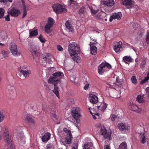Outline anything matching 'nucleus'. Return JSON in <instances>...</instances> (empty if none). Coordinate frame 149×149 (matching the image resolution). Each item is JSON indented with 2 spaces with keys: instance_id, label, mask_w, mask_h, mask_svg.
I'll use <instances>...</instances> for the list:
<instances>
[{
  "instance_id": "obj_28",
  "label": "nucleus",
  "mask_w": 149,
  "mask_h": 149,
  "mask_svg": "<svg viewBox=\"0 0 149 149\" xmlns=\"http://www.w3.org/2000/svg\"><path fill=\"white\" fill-rule=\"evenodd\" d=\"M90 46V51L91 53L93 55H95L97 54V48L96 47L93 45Z\"/></svg>"
},
{
  "instance_id": "obj_11",
  "label": "nucleus",
  "mask_w": 149,
  "mask_h": 149,
  "mask_svg": "<svg viewBox=\"0 0 149 149\" xmlns=\"http://www.w3.org/2000/svg\"><path fill=\"white\" fill-rule=\"evenodd\" d=\"M8 14L14 17L18 16L20 13V12L18 9L13 8L8 11Z\"/></svg>"
},
{
  "instance_id": "obj_19",
  "label": "nucleus",
  "mask_w": 149,
  "mask_h": 149,
  "mask_svg": "<svg viewBox=\"0 0 149 149\" xmlns=\"http://www.w3.org/2000/svg\"><path fill=\"white\" fill-rule=\"evenodd\" d=\"M101 3L102 5L108 6H112L114 4L113 0H108L107 1L105 0H101Z\"/></svg>"
},
{
  "instance_id": "obj_12",
  "label": "nucleus",
  "mask_w": 149,
  "mask_h": 149,
  "mask_svg": "<svg viewBox=\"0 0 149 149\" xmlns=\"http://www.w3.org/2000/svg\"><path fill=\"white\" fill-rule=\"evenodd\" d=\"M72 138V135L71 131H68V136L66 138L65 142L61 140V143L65 146H66V144H69L71 143Z\"/></svg>"
},
{
  "instance_id": "obj_58",
  "label": "nucleus",
  "mask_w": 149,
  "mask_h": 149,
  "mask_svg": "<svg viewBox=\"0 0 149 149\" xmlns=\"http://www.w3.org/2000/svg\"><path fill=\"white\" fill-rule=\"evenodd\" d=\"M79 118H74L76 120V122L77 123H79L80 122V120L79 119Z\"/></svg>"
},
{
  "instance_id": "obj_36",
  "label": "nucleus",
  "mask_w": 149,
  "mask_h": 149,
  "mask_svg": "<svg viewBox=\"0 0 149 149\" xmlns=\"http://www.w3.org/2000/svg\"><path fill=\"white\" fill-rule=\"evenodd\" d=\"M58 134L61 137L63 136L64 134V132L63 131H62L60 128H59L58 130Z\"/></svg>"
},
{
  "instance_id": "obj_45",
  "label": "nucleus",
  "mask_w": 149,
  "mask_h": 149,
  "mask_svg": "<svg viewBox=\"0 0 149 149\" xmlns=\"http://www.w3.org/2000/svg\"><path fill=\"white\" fill-rule=\"evenodd\" d=\"M131 81L134 84H136L137 83V79L136 77L135 76L132 77L131 78Z\"/></svg>"
},
{
  "instance_id": "obj_22",
  "label": "nucleus",
  "mask_w": 149,
  "mask_h": 149,
  "mask_svg": "<svg viewBox=\"0 0 149 149\" xmlns=\"http://www.w3.org/2000/svg\"><path fill=\"white\" fill-rule=\"evenodd\" d=\"M8 56V52L4 50H2L0 53V58L2 59L3 58H6Z\"/></svg>"
},
{
  "instance_id": "obj_53",
  "label": "nucleus",
  "mask_w": 149,
  "mask_h": 149,
  "mask_svg": "<svg viewBox=\"0 0 149 149\" xmlns=\"http://www.w3.org/2000/svg\"><path fill=\"white\" fill-rule=\"evenodd\" d=\"M57 49L59 51H62L63 50V48L60 45H57Z\"/></svg>"
},
{
  "instance_id": "obj_13",
  "label": "nucleus",
  "mask_w": 149,
  "mask_h": 149,
  "mask_svg": "<svg viewBox=\"0 0 149 149\" xmlns=\"http://www.w3.org/2000/svg\"><path fill=\"white\" fill-rule=\"evenodd\" d=\"M100 130L101 134L104 138H108L109 140H110L111 133L109 132H107V130L104 127H102Z\"/></svg>"
},
{
  "instance_id": "obj_37",
  "label": "nucleus",
  "mask_w": 149,
  "mask_h": 149,
  "mask_svg": "<svg viewBox=\"0 0 149 149\" xmlns=\"http://www.w3.org/2000/svg\"><path fill=\"white\" fill-rule=\"evenodd\" d=\"M90 38L91 39V41L90 42V44H89L90 46L96 45V44H98V43L96 42V40L93 39L91 37H90Z\"/></svg>"
},
{
  "instance_id": "obj_9",
  "label": "nucleus",
  "mask_w": 149,
  "mask_h": 149,
  "mask_svg": "<svg viewBox=\"0 0 149 149\" xmlns=\"http://www.w3.org/2000/svg\"><path fill=\"white\" fill-rule=\"evenodd\" d=\"M9 49L13 56L19 55L21 54L20 52L18 51L17 46L14 42L10 43Z\"/></svg>"
},
{
  "instance_id": "obj_25",
  "label": "nucleus",
  "mask_w": 149,
  "mask_h": 149,
  "mask_svg": "<svg viewBox=\"0 0 149 149\" xmlns=\"http://www.w3.org/2000/svg\"><path fill=\"white\" fill-rule=\"evenodd\" d=\"M65 25L66 28L70 32H72L73 31V29L70 21H67L65 24Z\"/></svg>"
},
{
  "instance_id": "obj_2",
  "label": "nucleus",
  "mask_w": 149,
  "mask_h": 149,
  "mask_svg": "<svg viewBox=\"0 0 149 149\" xmlns=\"http://www.w3.org/2000/svg\"><path fill=\"white\" fill-rule=\"evenodd\" d=\"M93 112L90 111V113L93 116L94 119H96L95 115L99 116V114H101L103 113L107 106V104L104 102H98L97 104L93 105Z\"/></svg>"
},
{
  "instance_id": "obj_41",
  "label": "nucleus",
  "mask_w": 149,
  "mask_h": 149,
  "mask_svg": "<svg viewBox=\"0 0 149 149\" xmlns=\"http://www.w3.org/2000/svg\"><path fill=\"white\" fill-rule=\"evenodd\" d=\"M143 100V97L140 95H139L136 98V100L139 103L142 102Z\"/></svg>"
},
{
  "instance_id": "obj_62",
  "label": "nucleus",
  "mask_w": 149,
  "mask_h": 149,
  "mask_svg": "<svg viewBox=\"0 0 149 149\" xmlns=\"http://www.w3.org/2000/svg\"><path fill=\"white\" fill-rule=\"evenodd\" d=\"M146 91L147 93L149 92V87L146 88Z\"/></svg>"
},
{
  "instance_id": "obj_27",
  "label": "nucleus",
  "mask_w": 149,
  "mask_h": 149,
  "mask_svg": "<svg viewBox=\"0 0 149 149\" xmlns=\"http://www.w3.org/2000/svg\"><path fill=\"white\" fill-rule=\"evenodd\" d=\"M139 139L141 143L143 144L145 143L146 141L145 136L143 133H140L139 135Z\"/></svg>"
},
{
  "instance_id": "obj_64",
  "label": "nucleus",
  "mask_w": 149,
  "mask_h": 149,
  "mask_svg": "<svg viewBox=\"0 0 149 149\" xmlns=\"http://www.w3.org/2000/svg\"><path fill=\"white\" fill-rule=\"evenodd\" d=\"M22 3L23 5H25L24 1V0H21Z\"/></svg>"
},
{
  "instance_id": "obj_54",
  "label": "nucleus",
  "mask_w": 149,
  "mask_h": 149,
  "mask_svg": "<svg viewBox=\"0 0 149 149\" xmlns=\"http://www.w3.org/2000/svg\"><path fill=\"white\" fill-rule=\"evenodd\" d=\"M24 6V13L22 17H24L26 15L27 13L26 11L25 10V5H23Z\"/></svg>"
},
{
  "instance_id": "obj_42",
  "label": "nucleus",
  "mask_w": 149,
  "mask_h": 149,
  "mask_svg": "<svg viewBox=\"0 0 149 149\" xmlns=\"http://www.w3.org/2000/svg\"><path fill=\"white\" fill-rule=\"evenodd\" d=\"M5 11L2 8H0V18L3 17L4 13Z\"/></svg>"
},
{
  "instance_id": "obj_31",
  "label": "nucleus",
  "mask_w": 149,
  "mask_h": 149,
  "mask_svg": "<svg viewBox=\"0 0 149 149\" xmlns=\"http://www.w3.org/2000/svg\"><path fill=\"white\" fill-rule=\"evenodd\" d=\"M54 23V20L51 17H49L47 19V22L46 24L53 26Z\"/></svg>"
},
{
  "instance_id": "obj_61",
  "label": "nucleus",
  "mask_w": 149,
  "mask_h": 149,
  "mask_svg": "<svg viewBox=\"0 0 149 149\" xmlns=\"http://www.w3.org/2000/svg\"><path fill=\"white\" fill-rule=\"evenodd\" d=\"M3 36L2 33H0V40H1V38Z\"/></svg>"
},
{
  "instance_id": "obj_50",
  "label": "nucleus",
  "mask_w": 149,
  "mask_h": 149,
  "mask_svg": "<svg viewBox=\"0 0 149 149\" xmlns=\"http://www.w3.org/2000/svg\"><path fill=\"white\" fill-rule=\"evenodd\" d=\"M2 34H3V36H2V37L1 38V40H5L6 39L8 38L7 35L6 34L4 33H3Z\"/></svg>"
},
{
  "instance_id": "obj_8",
  "label": "nucleus",
  "mask_w": 149,
  "mask_h": 149,
  "mask_svg": "<svg viewBox=\"0 0 149 149\" xmlns=\"http://www.w3.org/2000/svg\"><path fill=\"white\" fill-rule=\"evenodd\" d=\"M117 127L120 131H124L125 133L129 132L130 129L129 125L123 123H118L117 125Z\"/></svg>"
},
{
  "instance_id": "obj_17",
  "label": "nucleus",
  "mask_w": 149,
  "mask_h": 149,
  "mask_svg": "<svg viewBox=\"0 0 149 149\" xmlns=\"http://www.w3.org/2000/svg\"><path fill=\"white\" fill-rule=\"evenodd\" d=\"M130 108L132 111L138 113H141L142 111L141 108L138 107L137 105L133 104H130Z\"/></svg>"
},
{
  "instance_id": "obj_4",
  "label": "nucleus",
  "mask_w": 149,
  "mask_h": 149,
  "mask_svg": "<svg viewBox=\"0 0 149 149\" xmlns=\"http://www.w3.org/2000/svg\"><path fill=\"white\" fill-rule=\"evenodd\" d=\"M68 52L71 56H74L79 53L80 52V47L76 43L72 42L68 45Z\"/></svg>"
},
{
  "instance_id": "obj_39",
  "label": "nucleus",
  "mask_w": 149,
  "mask_h": 149,
  "mask_svg": "<svg viewBox=\"0 0 149 149\" xmlns=\"http://www.w3.org/2000/svg\"><path fill=\"white\" fill-rule=\"evenodd\" d=\"M77 2L74 0H70L68 2V4L69 5L74 4L77 6Z\"/></svg>"
},
{
  "instance_id": "obj_40",
  "label": "nucleus",
  "mask_w": 149,
  "mask_h": 149,
  "mask_svg": "<svg viewBox=\"0 0 149 149\" xmlns=\"http://www.w3.org/2000/svg\"><path fill=\"white\" fill-rule=\"evenodd\" d=\"M8 89L10 92H13L15 90V87L13 86L9 85L7 87Z\"/></svg>"
},
{
  "instance_id": "obj_1",
  "label": "nucleus",
  "mask_w": 149,
  "mask_h": 149,
  "mask_svg": "<svg viewBox=\"0 0 149 149\" xmlns=\"http://www.w3.org/2000/svg\"><path fill=\"white\" fill-rule=\"evenodd\" d=\"M122 80L119 79V77L117 76L116 79L111 77L108 79L106 83V87L115 89L120 94L124 91V89L122 87Z\"/></svg>"
},
{
  "instance_id": "obj_30",
  "label": "nucleus",
  "mask_w": 149,
  "mask_h": 149,
  "mask_svg": "<svg viewBox=\"0 0 149 149\" xmlns=\"http://www.w3.org/2000/svg\"><path fill=\"white\" fill-rule=\"evenodd\" d=\"M73 56L72 59L74 62L77 63H80L81 62V59L80 57L78 56Z\"/></svg>"
},
{
  "instance_id": "obj_24",
  "label": "nucleus",
  "mask_w": 149,
  "mask_h": 149,
  "mask_svg": "<svg viewBox=\"0 0 149 149\" xmlns=\"http://www.w3.org/2000/svg\"><path fill=\"white\" fill-rule=\"evenodd\" d=\"M51 134L49 132H47L45 133L44 135L42 136V139L43 141H47L50 139Z\"/></svg>"
},
{
  "instance_id": "obj_15",
  "label": "nucleus",
  "mask_w": 149,
  "mask_h": 149,
  "mask_svg": "<svg viewBox=\"0 0 149 149\" xmlns=\"http://www.w3.org/2000/svg\"><path fill=\"white\" fill-rule=\"evenodd\" d=\"M121 4L126 6H128L130 8L133 7L134 4V1L132 0H122Z\"/></svg>"
},
{
  "instance_id": "obj_46",
  "label": "nucleus",
  "mask_w": 149,
  "mask_h": 149,
  "mask_svg": "<svg viewBox=\"0 0 149 149\" xmlns=\"http://www.w3.org/2000/svg\"><path fill=\"white\" fill-rule=\"evenodd\" d=\"M85 85L84 87V89L85 90H87L88 89L89 87L90 83L87 81L85 82Z\"/></svg>"
},
{
  "instance_id": "obj_6",
  "label": "nucleus",
  "mask_w": 149,
  "mask_h": 149,
  "mask_svg": "<svg viewBox=\"0 0 149 149\" xmlns=\"http://www.w3.org/2000/svg\"><path fill=\"white\" fill-rule=\"evenodd\" d=\"M111 68V65L107 63H102L98 67V72L100 74L102 75Z\"/></svg>"
},
{
  "instance_id": "obj_44",
  "label": "nucleus",
  "mask_w": 149,
  "mask_h": 149,
  "mask_svg": "<svg viewBox=\"0 0 149 149\" xmlns=\"http://www.w3.org/2000/svg\"><path fill=\"white\" fill-rule=\"evenodd\" d=\"M38 38L39 39L40 41L42 43H45L46 41L45 39L42 36L41 34L40 35V36Z\"/></svg>"
},
{
  "instance_id": "obj_38",
  "label": "nucleus",
  "mask_w": 149,
  "mask_h": 149,
  "mask_svg": "<svg viewBox=\"0 0 149 149\" xmlns=\"http://www.w3.org/2000/svg\"><path fill=\"white\" fill-rule=\"evenodd\" d=\"M118 117L115 114H112L110 118L112 121H114L115 120L118 119Z\"/></svg>"
},
{
  "instance_id": "obj_52",
  "label": "nucleus",
  "mask_w": 149,
  "mask_h": 149,
  "mask_svg": "<svg viewBox=\"0 0 149 149\" xmlns=\"http://www.w3.org/2000/svg\"><path fill=\"white\" fill-rule=\"evenodd\" d=\"M37 48H39L38 47L35 46H32L31 47V48L30 49V51L31 52V50L35 51L36 49H37Z\"/></svg>"
},
{
  "instance_id": "obj_3",
  "label": "nucleus",
  "mask_w": 149,
  "mask_h": 149,
  "mask_svg": "<svg viewBox=\"0 0 149 149\" xmlns=\"http://www.w3.org/2000/svg\"><path fill=\"white\" fill-rule=\"evenodd\" d=\"M92 15L96 19H102L106 16V13L99 10V9L95 5H93L89 6Z\"/></svg>"
},
{
  "instance_id": "obj_60",
  "label": "nucleus",
  "mask_w": 149,
  "mask_h": 149,
  "mask_svg": "<svg viewBox=\"0 0 149 149\" xmlns=\"http://www.w3.org/2000/svg\"><path fill=\"white\" fill-rule=\"evenodd\" d=\"M70 131V130H68L66 128H64L63 129V131L64 132H68V131Z\"/></svg>"
},
{
  "instance_id": "obj_35",
  "label": "nucleus",
  "mask_w": 149,
  "mask_h": 149,
  "mask_svg": "<svg viewBox=\"0 0 149 149\" xmlns=\"http://www.w3.org/2000/svg\"><path fill=\"white\" fill-rule=\"evenodd\" d=\"M149 79V72H148L147 75L146 77H145L144 79H143L142 81L140 82V84H142L147 81Z\"/></svg>"
},
{
  "instance_id": "obj_16",
  "label": "nucleus",
  "mask_w": 149,
  "mask_h": 149,
  "mask_svg": "<svg viewBox=\"0 0 149 149\" xmlns=\"http://www.w3.org/2000/svg\"><path fill=\"white\" fill-rule=\"evenodd\" d=\"M122 16V15L121 12H118L117 13H114L110 17L109 20L111 22L113 19H117L118 20H120Z\"/></svg>"
},
{
  "instance_id": "obj_10",
  "label": "nucleus",
  "mask_w": 149,
  "mask_h": 149,
  "mask_svg": "<svg viewBox=\"0 0 149 149\" xmlns=\"http://www.w3.org/2000/svg\"><path fill=\"white\" fill-rule=\"evenodd\" d=\"M81 110L78 107H73L71 111V113L74 118H80L81 116L80 114Z\"/></svg>"
},
{
  "instance_id": "obj_49",
  "label": "nucleus",
  "mask_w": 149,
  "mask_h": 149,
  "mask_svg": "<svg viewBox=\"0 0 149 149\" xmlns=\"http://www.w3.org/2000/svg\"><path fill=\"white\" fill-rule=\"evenodd\" d=\"M76 78V77L75 76L72 75L70 77V79L72 82L75 83L74 81Z\"/></svg>"
},
{
  "instance_id": "obj_32",
  "label": "nucleus",
  "mask_w": 149,
  "mask_h": 149,
  "mask_svg": "<svg viewBox=\"0 0 149 149\" xmlns=\"http://www.w3.org/2000/svg\"><path fill=\"white\" fill-rule=\"evenodd\" d=\"M38 33V30L37 29H34L30 31V36L33 37L36 36L37 35Z\"/></svg>"
},
{
  "instance_id": "obj_55",
  "label": "nucleus",
  "mask_w": 149,
  "mask_h": 149,
  "mask_svg": "<svg viewBox=\"0 0 149 149\" xmlns=\"http://www.w3.org/2000/svg\"><path fill=\"white\" fill-rule=\"evenodd\" d=\"M5 18L6 19V20L8 21H10V18L9 17V15L8 14V15L6 16H5Z\"/></svg>"
},
{
  "instance_id": "obj_26",
  "label": "nucleus",
  "mask_w": 149,
  "mask_h": 149,
  "mask_svg": "<svg viewBox=\"0 0 149 149\" xmlns=\"http://www.w3.org/2000/svg\"><path fill=\"white\" fill-rule=\"evenodd\" d=\"M31 71L30 70H27L25 69H21L20 70V72L25 77L29 76L31 73Z\"/></svg>"
},
{
  "instance_id": "obj_18",
  "label": "nucleus",
  "mask_w": 149,
  "mask_h": 149,
  "mask_svg": "<svg viewBox=\"0 0 149 149\" xmlns=\"http://www.w3.org/2000/svg\"><path fill=\"white\" fill-rule=\"evenodd\" d=\"M89 99L90 102L93 104H95L98 102L97 96L93 94L92 93L90 94Z\"/></svg>"
},
{
  "instance_id": "obj_20",
  "label": "nucleus",
  "mask_w": 149,
  "mask_h": 149,
  "mask_svg": "<svg viewBox=\"0 0 149 149\" xmlns=\"http://www.w3.org/2000/svg\"><path fill=\"white\" fill-rule=\"evenodd\" d=\"M52 27L53 26L47 24H46L45 26V32L46 33L49 34L50 36H52L53 35V34L51 33L52 31Z\"/></svg>"
},
{
  "instance_id": "obj_63",
  "label": "nucleus",
  "mask_w": 149,
  "mask_h": 149,
  "mask_svg": "<svg viewBox=\"0 0 149 149\" xmlns=\"http://www.w3.org/2000/svg\"><path fill=\"white\" fill-rule=\"evenodd\" d=\"M0 45L2 47H3L5 46V44L0 42Z\"/></svg>"
},
{
  "instance_id": "obj_14",
  "label": "nucleus",
  "mask_w": 149,
  "mask_h": 149,
  "mask_svg": "<svg viewBox=\"0 0 149 149\" xmlns=\"http://www.w3.org/2000/svg\"><path fill=\"white\" fill-rule=\"evenodd\" d=\"M122 44V42L121 41L116 42L114 43L115 45L113 46V49L117 53H119L120 52Z\"/></svg>"
},
{
  "instance_id": "obj_48",
  "label": "nucleus",
  "mask_w": 149,
  "mask_h": 149,
  "mask_svg": "<svg viewBox=\"0 0 149 149\" xmlns=\"http://www.w3.org/2000/svg\"><path fill=\"white\" fill-rule=\"evenodd\" d=\"M85 10V8L84 7H82L81 8L79 11V14L81 15L83 14L84 13Z\"/></svg>"
},
{
  "instance_id": "obj_7",
  "label": "nucleus",
  "mask_w": 149,
  "mask_h": 149,
  "mask_svg": "<svg viewBox=\"0 0 149 149\" xmlns=\"http://www.w3.org/2000/svg\"><path fill=\"white\" fill-rule=\"evenodd\" d=\"M52 8L56 14L65 13L67 11L66 7L65 5L57 4L53 5Z\"/></svg>"
},
{
  "instance_id": "obj_57",
  "label": "nucleus",
  "mask_w": 149,
  "mask_h": 149,
  "mask_svg": "<svg viewBox=\"0 0 149 149\" xmlns=\"http://www.w3.org/2000/svg\"><path fill=\"white\" fill-rule=\"evenodd\" d=\"M8 1V0H0V2L3 3H6Z\"/></svg>"
},
{
  "instance_id": "obj_29",
  "label": "nucleus",
  "mask_w": 149,
  "mask_h": 149,
  "mask_svg": "<svg viewBox=\"0 0 149 149\" xmlns=\"http://www.w3.org/2000/svg\"><path fill=\"white\" fill-rule=\"evenodd\" d=\"M132 59V58L130 56H125L123 58V60L124 62L128 64H129L128 62H131Z\"/></svg>"
},
{
  "instance_id": "obj_59",
  "label": "nucleus",
  "mask_w": 149,
  "mask_h": 149,
  "mask_svg": "<svg viewBox=\"0 0 149 149\" xmlns=\"http://www.w3.org/2000/svg\"><path fill=\"white\" fill-rule=\"evenodd\" d=\"M104 149H110L109 146L108 145H105L104 147Z\"/></svg>"
},
{
  "instance_id": "obj_43",
  "label": "nucleus",
  "mask_w": 149,
  "mask_h": 149,
  "mask_svg": "<svg viewBox=\"0 0 149 149\" xmlns=\"http://www.w3.org/2000/svg\"><path fill=\"white\" fill-rule=\"evenodd\" d=\"M4 116L3 113L0 111V123L2 122L4 119Z\"/></svg>"
},
{
  "instance_id": "obj_34",
  "label": "nucleus",
  "mask_w": 149,
  "mask_h": 149,
  "mask_svg": "<svg viewBox=\"0 0 149 149\" xmlns=\"http://www.w3.org/2000/svg\"><path fill=\"white\" fill-rule=\"evenodd\" d=\"M54 88L53 91V92L56 94V96L59 98V92L58 88L56 85V84H54Z\"/></svg>"
},
{
  "instance_id": "obj_33",
  "label": "nucleus",
  "mask_w": 149,
  "mask_h": 149,
  "mask_svg": "<svg viewBox=\"0 0 149 149\" xmlns=\"http://www.w3.org/2000/svg\"><path fill=\"white\" fill-rule=\"evenodd\" d=\"M127 145L125 142L121 143L118 149H126Z\"/></svg>"
},
{
  "instance_id": "obj_56",
  "label": "nucleus",
  "mask_w": 149,
  "mask_h": 149,
  "mask_svg": "<svg viewBox=\"0 0 149 149\" xmlns=\"http://www.w3.org/2000/svg\"><path fill=\"white\" fill-rule=\"evenodd\" d=\"M146 41L148 43H149V31L147 35Z\"/></svg>"
},
{
  "instance_id": "obj_21",
  "label": "nucleus",
  "mask_w": 149,
  "mask_h": 149,
  "mask_svg": "<svg viewBox=\"0 0 149 149\" xmlns=\"http://www.w3.org/2000/svg\"><path fill=\"white\" fill-rule=\"evenodd\" d=\"M83 149H95L93 143L91 142L86 143L83 147Z\"/></svg>"
},
{
  "instance_id": "obj_51",
  "label": "nucleus",
  "mask_w": 149,
  "mask_h": 149,
  "mask_svg": "<svg viewBox=\"0 0 149 149\" xmlns=\"http://www.w3.org/2000/svg\"><path fill=\"white\" fill-rule=\"evenodd\" d=\"M39 51V48H37V49H36L35 51L31 50V52L32 53V54H33L35 55L37 54V53Z\"/></svg>"
},
{
  "instance_id": "obj_5",
  "label": "nucleus",
  "mask_w": 149,
  "mask_h": 149,
  "mask_svg": "<svg viewBox=\"0 0 149 149\" xmlns=\"http://www.w3.org/2000/svg\"><path fill=\"white\" fill-rule=\"evenodd\" d=\"M53 77H51L48 80L49 83L53 84H57L60 79L63 76V73L60 72H57L53 74Z\"/></svg>"
},
{
  "instance_id": "obj_47",
  "label": "nucleus",
  "mask_w": 149,
  "mask_h": 149,
  "mask_svg": "<svg viewBox=\"0 0 149 149\" xmlns=\"http://www.w3.org/2000/svg\"><path fill=\"white\" fill-rule=\"evenodd\" d=\"M26 119L29 122L33 123L34 120L31 116H28L26 118Z\"/></svg>"
},
{
  "instance_id": "obj_23",
  "label": "nucleus",
  "mask_w": 149,
  "mask_h": 149,
  "mask_svg": "<svg viewBox=\"0 0 149 149\" xmlns=\"http://www.w3.org/2000/svg\"><path fill=\"white\" fill-rule=\"evenodd\" d=\"M52 58V57L50 54H48L45 57H43V59L47 63L50 64L51 63V58Z\"/></svg>"
}]
</instances>
